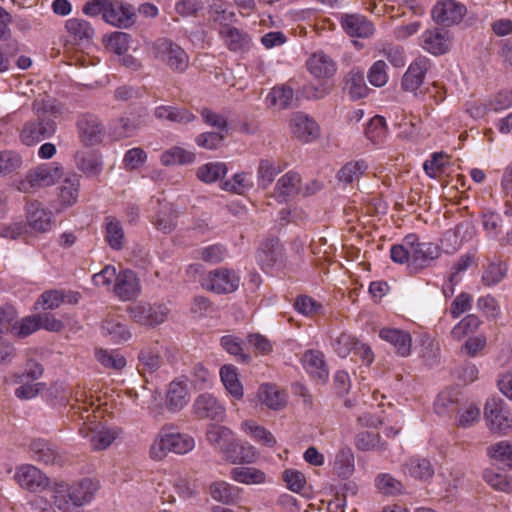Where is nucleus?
<instances>
[{
    "label": "nucleus",
    "mask_w": 512,
    "mask_h": 512,
    "mask_svg": "<svg viewBox=\"0 0 512 512\" xmlns=\"http://www.w3.org/2000/svg\"><path fill=\"white\" fill-rule=\"evenodd\" d=\"M177 214L170 204H164L153 221L156 228L165 234L171 233L176 227Z\"/></svg>",
    "instance_id": "8fccbe9b"
},
{
    "label": "nucleus",
    "mask_w": 512,
    "mask_h": 512,
    "mask_svg": "<svg viewBox=\"0 0 512 512\" xmlns=\"http://www.w3.org/2000/svg\"><path fill=\"white\" fill-rule=\"evenodd\" d=\"M240 278L235 271L227 268H217L210 271L203 280L202 286L206 290L217 294L232 293L239 287Z\"/></svg>",
    "instance_id": "1a4fd4ad"
},
{
    "label": "nucleus",
    "mask_w": 512,
    "mask_h": 512,
    "mask_svg": "<svg viewBox=\"0 0 512 512\" xmlns=\"http://www.w3.org/2000/svg\"><path fill=\"white\" fill-rule=\"evenodd\" d=\"M22 157L15 151H0V176L9 175L22 166Z\"/></svg>",
    "instance_id": "680f3d73"
},
{
    "label": "nucleus",
    "mask_w": 512,
    "mask_h": 512,
    "mask_svg": "<svg viewBox=\"0 0 512 512\" xmlns=\"http://www.w3.org/2000/svg\"><path fill=\"white\" fill-rule=\"evenodd\" d=\"M387 125L385 118L379 115L374 116L366 126L365 135L373 144H380L387 136Z\"/></svg>",
    "instance_id": "4d7b16f0"
},
{
    "label": "nucleus",
    "mask_w": 512,
    "mask_h": 512,
    "mask_svg": "<svg viewBox=\"0 0 512 512\" xmlns=\"http://www.w3.org/2000/svg\"><path fill=\"white\" fill-rule=\"evenodd\" d=\"M482 321L475 314L466 315L457 325L451 330V337L454 340H461L470 333H474Z\"/></svg>",
    "instance_id": "13d9d810"
},
{
    "label": "nucleus",
    "mask_w": 512,
    "mask_h": 512,
    "mask_svg": "<svg viewBox=\"0 0 512 512\" xmlns=\"http://www.w3.org/2000/svg\"><path fill=\"white\" fill-rule=\"evenodd\" d=\"M74 159L76 167L87 176H96L102 170L101 157L93 150H78Z\"/></svg>",
    "instance_id": "473e14b6"
},
{
    "label": "nucleus",
    "mask_w": 512,
    "mask_h": 512,
    "mask_svg": "<svg viewBox=\"0 0 512 512\" xmlns=\"http://www.w3.org/2000/svg\"><path fill=\"white\" fill-rule=\"evenodd\" d=\"M341 26L351 37L369 38L375 31L373 23L359 14H344L341 17Z\"/></svg>",
    "instance_id": "6ab92c4d"
},
{
    "label": "nucleus",
    "mask_w": 512,
    "mask_h": 512,
    "mask_svg": "<svg viewBox=\"0 0 512 512\" xmlns=\"http://www.w3.org/2000/svg\"><path fill=\"white\" fill-rule=\"evenodd\" d=\"M293 89L287 85L274 87L267 96V101L270 105L278 108L279 110L290 107L293 101Z\"/></svg>",
    "instance_id": "09e8293b"
},
{
    "label": "nucleus",
    "mask_w": 512,
    "mask_h": 512,
    "mask_svg": "<svg viewBox=\"0 0 512 512\" xmlns=\"http://www.w3.org/2000/svg\"><path fill=\"white\" fill-rule=\"evenodd\" d=\"M379 337L393 345L398 355L402 357L410 355L412 338L407 331L396 328H383L379 332Z\"/></svg>",
    "instance_id": "b1692460"
},
{
    "label": "nucleus",
    "mask_w": 512,
    "mask_h": 512,
    "mask_svg": "<svg viewBox=\"0 0 512 512\" xmlns=\"http://www.w3.org/2000/svg\"><path fill=\"white\" fill-rule=\"evenodd\" d=\"M291 129L294 136L302 142L314 140L319 133L317 123L301 113L296 114L291 120Z\"/></svg>",
    "instance_id": "c756f323"
},
{
    "label": "nucleus",
    "mask_w": 512,
    "mask_h": 512,
    "mask_svg": "<svg viewBox=\"0 0 512 512\" xmlns=\"http://www.w3.org/2000/svg\"><path fill=\"white\" fill-rule=\"evenodd\" d=\"M209 18L221 27L230 26L235 21V13L228 9V5L221 0H216L209 8Z\"/></svg>",
    "instance_id": "603ef678"
},
{
    "label": "nucleus",
    "mask_w": 512,
    "mask_h": 512,
    "mask_svg": "<svg viewBox=\"0 0 512 512\" xmlns=\"http://www.w3.org/2000/svg\"><path fill=\"white\" fill-rule=\"evenodd\" d=\"M140 117H121L113 124V134L117 139L129 138L136 134L141 128Z\"/></svg>",
    "instance_id": "ea45409f"
},
{
    "label": "nucleus",
    "mask_w": 512,
    "mask_h": 512,
    "mask_svg": "<svg viewBox=\"0 0 512 512\" xmlns=\"http://www.w3.org/2000/svg\"><path fill=\"white\" fill-rule=\"evenodd\" d=\"M130 318L144 326L155 327L166 321L169 309L160 303L139 302L127 308Z\"/></svg>",
    "instance_id": "0eeeda50"
},
{
    "label": "nucleus",
    "mask_w": 512,
    "mask_h": 512,
    "mask_svg": "<svg viewBox=\"0 0 512 512\" xmlns=\"http://www.w3.org/2000/svg\"><path fill=\"white\" fill-rule=\"evenodd\" d=\"M209 494L215 501L230 505L240 498V489L225 481H215L209 485Z\"/></svg>",
    "instance_id": "f704fd0d"
},
{
    "label": "nucleus",
    "mask_w": 512,
    "mask_h": 512,
    "mask_svg": "<svg viewBox=\"0 0 512 512\" xmlns=\"http://www.w3.org/2000/svg\"><path fill=\"white\" fill-rule=\"evenodd\" d=\"M20 386L15 389V396L21 400H31L45 388V384L27 379V375H18L15 380Z\"/></svg>",
    "instance_id": "c03bdc74"
},
{
    "label": "nucleus",
    "mask_w": 512,
    "mask_h": 512,
    "mask_svg": "<svg viewBox=\"0 0 512 512\" xmlns=\"http://www.w3.org/2000/svg\"><path fill=\"white\" fill-rule=\"evenodd\" d=\"M306 66L310 74L317 79L331 78L337 70L333 59L322 51L313 53L308 58Z\"/></svg>",
    "instance_id": "412c9836"
},
{
    "label": "nucleus",
    "mask_w": 512,
    "mask_h": 512,
    "mask_svg": "<svg viewBox=\"0 0 512 512\" xmlns=\"http://www.w3.org/2000/svg\"><path fill=\"white\" fill-rule=\"evenodd\" d=\"M138 360L142 370L150 373L157 371L162 364L160 352L153 347L143 348L138 355Z\"/></svg>",
    "instance_id": "bf43d9fd"
},
{
    "label": "nucleus",
    "mask_w": 512,
    "mask_h": 512,
    "mask_svg": "<svg viewBox=\"0 0 512 512\" xmlns=\"http://www.w3.org/2000/svg\"><path fill=\"white\" fill-rule=\"evenodd\" d=\"M113 289L119 299L129 301L140 294L141 286L136 273L124 269L117 273Z\"/></svg>",
    "instance_id": "f3484780"
},
{
    "label": "nucleus",
    "mask_w": 512,
    "mask_h": 512,
    "mask_svg": "<svg viewBox=\"0 0 512 512\" xmlns=\"http://www.w3.org/2000/svg\"><path fill=\"white\" fill-rule=\"evenodd\" d=\"M343 89L353 100L366 97L369 89L363 72L356 68L350 70L344 78Z\"/></svg>",
    "instance_id": "72a5a7b5"
},
{
    "label": "nucleus",
    "mask_w": 512,
    "mask_h": 512,
    "mask_svg": "<svg viewBox=\"0 0 512 512\" xmlns=\"http://www.w3.org/2000/svg\"><path fill=\"white\" fill-rule=\"evenodd\" d=\"M507 274V266L502 262L488 264L482 274V283L491 287L500 283Z\"/></svg>",
    "instance_id": "052dcab7"
},
{
    "label": "nucleus",
    "mask_w": 512,
    "mask_h": 512,
    "mask_svg": "<svg viewBox=\"0 0 512 512\" xmlns=\"http://www.w3.org/2000/svg\"><path fill=\"white\" fill-rule=\"evenodd\" d=\"M102 333L113 343L119 344L131 338L126 320L119 315H108L101 325Z\"/></svg>",
    "instance_id": "aec40b11"
},
{
    "label": "nucleus",
    "mask_w": 512,
    "mask_h": 512,
    "mask_svg": "<svg viewBox=\"0 0 512 512\" xmlns=\"http://www.w3.org/2000/svg\"><path fill=\"white\" fill-rule=\"evenodd\" d=\"M14 479L30 492H38L48 485V478L35 466L25 464L17 468Z\"/></svg>",
    "instance_id": "dca6fc26"
},
{
    "label": "nucleus",
    "mask_w": 512,
    "mask_h": 512,
    "mask_svg": "<svg viewBox=\"0 0 512 512\" xmlns=\"http://www.w3.org/2000/svg\"><path fill=\"white\" fill-rule=\"evenodd\" d=\"M301 177L298 173L289 171L278 179L273 197L278 202H285L300 191Z\"/></svg>",
    "instance_id": "a878e982"
},
{
    "label": "nucleus",
    "mask_w": 512,
    "mask_h": 512,
    "mask_svg": "<svg viewBox=\"0 0 512 512\" xmlns=\"http://www.w3.org/2000/svg\"><path fill=\"white\" fill-rule=\"evenodd\" d=\"M206 439L213 447L223 452L225 457L238 447L233 439L232 431L225 426L209 425L206 431Z\"/></svg>",
    "instance_id": "a211bd4d"
},
{
    "label": "nucleus",
    "mask_w": 512,
    "mask_h": 512,
    "mask_svg": "<svg viewBox=\"0 0 512 512\" xmlns=\"http://www.w3.org/2000/svg\"><path fill=\"white\" fill-rule=\"evenodd\" d=\"M26 219L28 225L36 232L45 233L54 225L52 212L36 200L27 202Z\"/></svg>",
    "instance_id": "2eb2a0df"
},
{
    "label": "nucleus",
    "mask_w": 512,
    "mask_h": 512,
    "mask_svg": "<svg viewBox=\"0 0 512 512\" xmlns=\"http://www.w3.org/2000/svg\"><path fill=\"white\" fill-rule=\"evenodd\" d=\"M80 178L77 175L66 178L60 187V197L64 204L72 205L78 198Z\"/></svg>",
    "instance_id": "0e129e2a"
},
{
    "label": "nucleus",
    "mask_w": 512,
    "mask_h": 512,
    "mask_svg": "<svg viewBox=\"0 0 512 512\" xmlns=\"http://www.w3.org/2000/svg\"><path fill=\"white\" fill-rule=\"evenodd\" d=\"M491 458L512 468V444L508 441H500L488 448Z\"/></svg>",
    "instance_id": "338daca9"
},
{
    "label": "nucleus",
    "mask_w": 512,
    "mask_h": 512,
    "mask_svg": "<svg viewBox=\"0 0 512 512\" xmlns=\"http://www.w3.org/2000/svg\"><path fill=\"white\" fill-rule=\"evenodd\" d=\"M483 477L493 489L512 493V477L492 469L485 470Z\"/></svg>",
    "instance_id": "e2e57ef3"
},
{
    "label": "nucleus",
    "mask_w": 512,
    "mask_h": 512,
    "mask_svg": "<svg viewBox=\"0 0 512 512\" xmlns=\"http://www.w3.org/2000/svg\"><path fill=\"white\" fill-rule=\"evenodd\" d=\"M283 248L278 239H266L258 250L257 258L263 269L271 268L282 256Z\"/></svg>",
    "instance_id": "c9c22d12"
},
{
    "label": "nucleus",
    "mask_w": 512,
    "mask_h": 512,
    "mask_svg": "<svg viewBox=\"0 0 512 512\" xmlns=\"http://www.w3.org/2000/svg\"><path fill=\"white\" fill-rule=\"evenodd\" d=\"M403 242L410 248V273L415 274L430 267L441 255V249L438 245L431 242H419L415 234L407 235Z\"/></svg>",
    "instance_id": "423d86ee"
},
{
    "label": "nucleus",
    "mask_w": 512,
    "mask_h": 512,
    "mask_svg": "<svg viewBox=\"0 0 512 512\" xmlns=\"http://www.w3.org/2000/svg\"><path fill=\"white\" fill-rule=\"evenodd\" d=\"M62 176V167L56 162L44 163L30 169L17 184L23 193L54 185Z\"/></svg>",
    "instance_id": "39448f33"
},
{
    "label": "nucleus",
    "mask_w": 512,
    "mask_h": 512,
    "mask_svg": "<svg viewBox=\"0 0 512 512\" xmlns=\"http://www.w3.org/2000/svg\"><path fill=\"white\" fill-rule=\"evenodd\" d=\"M282 169L269 159L259 161L257 176L259 187L266 189L274 181Z\"/></svg>",
    "instance_id": "5fc2aeb1"
},
{
    "label": "nucleus",
    "mask_w": 512,
    "mask_h": 512,
    "mask_svg": "<svg viewBox=\"0 0 512 512\" xmlns=\"http://www.w3.org/2000/svg\"><path fill=\"white\" fill-rule=\"evenodd\" d=\"M121 430L118 428L102 429L86 434L89 437L91 447L94 450H104L109 447L119 436Z\"/></svg>",
    "instance_id": "37998d69"
},
{
    "label": "nucleus",
    "mask_w": 512,
    "mask_h": 512,
    "mask_svg": "<svg viewBox=\"0 0 512 512\" xmlns=\"http://www.w3.org/2000/svg\"><path fill=\"white\" fill-rule=\"evenodd\" d=\"M104 20L118 28H129L135 22V12L131 5L121 1L108 0L106 2Z\"/></svg>",
    "instance_id": "ddd939ff"
},
{
    "label": "nucleus",
    "mask_w": 512,
    "mask_h": 512,
    "mask_svg": "<svg viewBox=\"0 0 512 512\" xmlns=\"http://www.w3.org/2000/svg\"><path fill=\"white\" fill-rule=\"evenodd\" d=\"M65 28L69 36L76 43H90L95 35V30L91 23L82 18H71L65 23Z\"/></svg>",
    "instance_id": "2f4dec72"
},
{
    "label": "nucleus",
    "mask_w": 512,
    "mask_h": 512,
    "mask_svg": "<svg viewBox=\"0 0 512 512\" xmlns=\"http://www.w3.org/2000/svg\"><path fill=\"white\" fill-rule=\"evenodd\" d=\"M434 409L439 416L453 414L458 411V399L451 391H442L434 402Z\"/></svg>",
    "instance_id": "6e6d98bb"
},
{
    "label": "nucleus",
    "mask_w": 512,
    "mask_h": 512,
    "mask_svg": "<svg viewBox=\"0 0 512 512\" xmlns=\"http://www.w3.org/2000/svg\"><path fill=\"white\" fill-rule=\"evenodd\" d=\"M219 35L223 39L225 46L232 52L243 53L250 48V36L236 27H221L219 29Z\"/></svg>",
    "instance_id": "4be33fe9"
},
{
    "label": "nucleus",
    "mask_w": 512,
    "mask_h": 512,
    "mask_svg": "<svg viewBox=\"0 0 512 512\" xmlns=\"http://www.w3.org/2000/svg\"><path fill=\"white\" fill-rule=\"evenodd\" d=\"M95 357L105 368L121 370L126 366V360L118 351L108 349H96Z\"/></svg>",
    "instance_id": "864d4df0"
},
{
    "label": "nucleus",
    "mask_w": 512,
    "mask_h": 512,
    "mask_svg": "<svg viewBox=\"0 0 512 512\" xmlns=\"http://www.w3.org/2000/svg\"><path fill=\"white\" fill-rule=\"evenodd\" d=\"M368 165L364 160L350 161L346 163L338 172L340 182L350 184L366 172Z\"/></svg>",
    "instance_id": "3c124183"
},
{
    "label": "nucleus",
    "mask_w": 512,
    "mask_h": 512,
    "mask_svg": "<svg viewBox=\"0 0 512 512\" xmlns=\"http://www.w3.org/2000/svg\"><path fill=\"white\" fill-rule=\"evenodd\" d=\"M189 401V392L185 381L173 380L166 392V407L171 412L181 411Z\"/></svg>",
    "instance_id": "393cba45"
},
{
    "label": "nucleus",
    "mask_w": 512,
    "mask_h": 512,
    "mask_svg": "<svg viewBox=\"0 0 512 512\" xmlns=\"http://www.w3.org/2000/svg\"><path fill=\"white\" fill-rule=\"evenodd\" d=\"M422 47L433 55H441L449 49L448 32L442 28L427 30L422 35Z\"/></svg>",
    "instance_id": "cd10ccee"
},
{
    "label": "nucleus",
    "mask_w": 512,
    "mask_h": 512,
    "mask_svg": "<svg viewBox=\"0 0 512 512\" xmlns=\"http://www.w3.org/2000/svg\"><path fill=\"white\" fill-rule=\"evenodd\" d=\"M78 136L85 147H92L102 143L105 129L98 117L85 114L77 121Z\"/></svg>",
    "instance_id": "9b49d317"
},
{
    "label": "nucleus",
    "mask_w": 512,
    "mask_h": 512,
    "mask_svg": "<svg viewBox=\"0 0 512 512\" xmlns=\"http://www.w3.org/2000/svg\"><path fill=\"white\" fill-rule=\"evenodd\" d=\"M405 475L419 481H429L434 476V467L431 461L420 456H413L402 464Z\"/></svg>",
    "instance_id": "5701e85b"
},
{
    "label": "nucleus",
    "mask_w": 512,
    "mask_h": 512,
    "mask_svg": "<svg viewBox=\"0 0 512 512\" xmlns=\"http://www.w3.org/2000/svg\"><path fill=\"white\" fill-rule=\"evenodd\" d=\"M358 341L359 340L355 336L343 332L333 343L334 351L341 358H346L348 355L353 353Z\"/></svg>",
    "instance_id": "774afa93"
},
{
    "label": "nucleus",
    "mask_w": 512,
    "mask_h": 512,
    "mask_svg": "<svg viewBox=\"0 0 512 512\" xmlns=\"http://www.w3.org/2000/svg\"><path fill=\"white\" fill-rule=\"evenodd\" d=\"M34 118L27 120L19 131V139L26 146H35L51 138L57 130V124L52 116L59 113L52 99L37 98L32 104Z\"/></svg>",
    "instance_id": "f257e3e1"
},
{
    "label": "nucleus",
    "mask_w": 512,
    "mask_h": 512,
    "mask_svg": "<svg viewBox=\"0 0 512 512\" xmlns=\"http://www.w3.org/2000/svg\"><path fill=\"white\" fill-rule=\"evenodd\" d=\"M484 416L489 428L498 433L505 434L512 427V418L502 399L491 398L484 407Z\"/></svg>",
    "instance_id": "6e6552de"
},
{
    "label": "nucleus",
    "mask_w": 512,
    "mask_h": 512,
    "mask_svg": "<svg viewBox=\"0 0 512 512\" xmlns=\"http://www.w3.org/2000/svg\"><path fill=\"white\" fill-rule=\"evenodd\" d=\"M191 412L198 420L222 421L225 417L224 406L210 393L198 395L193 402Z\"/></svg>",
    "instance_id": "9d476101"
},
{
    "label": "nucleus",
    "mask_w": 512,
    "mask_h": 512,
    "mask_svg": "<svg viewBox=\"0 0 512 512\" xmlns=\"http://www.w3.org/2000/svg\"><path fill=\"white\" fill-rule=\"evenodd\" d=\"M355 445L362 451H381L386 449V443L381 440L379 433L373 431L359 432L355 437Z\"/></svg>",
    "instance_id": "a18cd8bd"
},
{
    "label": "nucleus",
    "mask_w": 512,
    "mask_h": 512,
    "mask_svg": "<svg viewBox=\"0 0 512 512\" xmlns=\"http://www.w3.org/2000/svg\"><path fill=\"white\" fill-rule=\"evenodd\" d=\"M131 36L125 32H114L106 40V48L121 56L127 53Z\"/></svg>",
    "instance_id": "69168bd1"
},
{
    "label": "nucleus",
    "mask_w": 512,
    "mask_h": 512,
    "mask_svg": "<svg viewBox=\"0 0 512 512\" xmlns=\"http://www.w3.org/2000/svg\"><path fill=\"white\" fill-rule=\"evenodd\" d=\"M302 363L313 378L320 381H325L328 378V369L322 352L318 350L306 351L302 357Z\"/></svg>",
    "instance_id": "7c9ffc66"
},
{
    "label": "nucleus",
    "mask_w": 512,
    "mask_h": 512,
    "mask_svg": "<svg viewBox=\"0 0 512 512\" xmlns=\"http://www.w3.org/2000/svg\"><path fill=\"white\" fill-rule=\"evenodd\" d=\"M466 7L455 0H440L432 9L433 19L444 26H451L462 21Z\"/></svg>",
    "instance_id": "f8f14e48"
},
{
    "label": "nucleus",
    "mask_w": 512,
    "mask_h": 512,
    "mask_svg": "<svg viewBox=\"0 0 512 512\" xmlns=\"http://www.w3.org/2000/svg\"><path fill=\"white\" fill-rule=\"evenodd\" d=\"M195 446L192 436L186 433H180L170 425H164L159 431L156 439L150 447V457L153 460L164 459L169 452L176 454H186Z\"/></svg>",
    "instance_id": "7ed1b4c3"
},
{
    "label": "nucleus",
    "mask_w": 512,
    "mask_h": 512,
    "mask_svg": "<svg viewBox=\"0 0 512 512\" xmlns=\"http://www.w3.org/2000/svg\"><path fill=\"white\" fill-rule=\"evenodd\" d=\"M431 62L427 57H417L408 67L401 80V87L407 92H416L424 82Z\"/></svg>",
    "instance_id": "4468645a"
},
{
    "label": "nucleus",
    "mask_w": 512,
    "mask_h": 512,
    "mask_svg": "<svg viewBox=\"0 0 512 512\" xmlns=\"http://www.w3.org/2000/svg\"><path fill=\"white\" fill-rule=\"evenodd\" d=\"M257 396L262 404L275 411L283 409L287 404V394L275 384L260 385Z\"/></svg>",
    "instance_id": "bb28decb"
},
{
    "label": "nucleus",
    "mask_w": 512,
    "mask_h": 512,
    "mask_svg": "<svg viewBox=\"0 0 512 512\" xmlns=\"http://www.w3.org/2000/svg\"><path fill=\"white\" fill-rule=\"evenodd\" d=\"M104 238L113 250H122L126 245V236L121 221L113 216L104 219Z\"/></svg>",
    "instance_id": "c85d7f7f"
},
{
    "label": "nucleus",
    "mask_w": 512,
    "mask_h": 512,
    "mask_svg": "<svg viewBox=\"0 0 512 512\" xmlns=\"http://www.w3.org/2000/svg\"><path fill=\"white\" fill-rule=\"evenodd\" d=\"M242 429L250 434L255 441L258 443L267 446L274 447L276 445V439L273 434L263 426L258 425L253 420H246L242 423Z\"/></svg>",
    "instance_id": "a19ab883"
},
{
    "label": "nucleus",
    "mask_w": 512,
    "mask_h": 512,
    "mask_svg": "<svg viewBox=\"0 0 512 512\" xmlns=\"http://www.w3.org/2000/svg\"><path fill=\"white\" fill-rule=\"evenodd\" d=\"M293 307L298 313L311 318L324 313L323 305L308 295H298Z\"/></svg>",
    "instance_id": "de8ad7c7"
},
{
    "label": "nucleus",
    "mask_w": 512,
    "mask_h": 512,
    "mask_svg": "<svg viewBox=\"0 0 512 512\" xmlns=\"http://www.w3.org/2000/svg\"><path fill=\"white\" fill-rule=\"evenodd\" d=\"M231 478L243 484H261L266 480L263 471L254 467H236L231 470Z\"/></svg>",
    "instance_id": "79ce46f5"
},
{
    "label": "nucleus",
    "mask_w": 512,
    "mask_h": 512,
    "mask_svg": "<svg viewBox=\"0 0 512 512\" xmlns=\"http://www.w3.org/2000/svg\"><path fill=\"white\" fill-rule=\"evenodd\" d=\"M195 154L182 147L174 146L165 150L160 156V162L164 166L185 165L195 161Z\"/></svg>",
    "instance_id": "4c0bfd02"
},
{
    "label": "nucleus",
    "mask_w": 512,
    "mask_h": 512,
    "mask_svg": "<svg viewBox=\"0 0 512 512\" xmlns=\"http://www.w3.org/2000/svg\"><path fill=\"white\" fill-rule=\"evenodd\" d=\"M220 377L223 385L231 396L240 400L243 397V387L238 379L236 368L232 365H224L220 369Z\"/></svg>",
    "instance_id": "58836bf2"
},
{
    "label": "nucleus",
    "mask_w": 512,
    "mask_h": 512,
    "mask_svg": "<svg viewBox=\"0 0 512 512\" xmlns=\"http://www.w3.org/2000/svg\"><path fill=\"white\" fill-rule=\"evenodd\" d=\"M154 116L157 119H165L170 122L182 124L190 123L196 118V116L186 108L165 105L156 107L154 110Z\"/></svg>",
    "instance_id": "e433bc0d"
},
{
    "label": "nucleus",
    "mask_w": 512,
    "mask_h": 512,
    "mask_svg": "<svg viewBox=\"0 0 512 512\" xmlns=\"http://www.w3.org/2000/svg\"><path fill=\"white\" fill-rule=\"evenodd\" d=\"M95 487L90 479L68 485L55 484L51 489L53 504L62 512H80L81 507L94 497Z\"/></svg>",
    "instance_id": "f03ea898"
},
{
    "label": "nucleus",
    "mask_w": 512,
    "mask_h": 512,
    "mask_svg": "<svg viewBox=\"0 0 512 512\" xmlns=\"http://www.w3.org/2000/svg\"><path fill=\"white\" fill-rule=\"evenodd\" d=\"M227 166L222 162H209L197 169V177L205 183H213L227 174Z\"/></svg>",
    "instance_id": "49530a36"
},
{
    "label": "nucleus",
    "mask_w": 512,
    "mask_h": 512,
    "mask_svg": "<svg viewBox=\"0 0 512 512\" xmlns=\"http://www.w3.org/2000/svg\"><path fill=\"white\" fill-rule=\"evenodd\" d=\"M151 52L155 59L172 71L183 73L189 66V56L185 50L170 38H157L151 44Z\"/></svg>",
    "instance_id": "20e7f679"
}]
</instances>
